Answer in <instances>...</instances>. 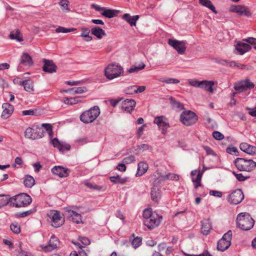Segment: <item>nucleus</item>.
Segmentation results:
<instances>
[{"label": "nucleus", "instance_id": "f257e3e1", "mask_svg": "<svg viewBox=\"0 0 256 256\" xmlns=\"http://www.w3.org/2000/svg\"><path fill=\"white\" fill-rule=\"evenodd\" d=\"M237 226L240 230L247 231L252 229L255 221L252 218L250 214L248 212H242L237 216L236 218Z\"/></svg>", "mask_w": 256, "mask_h": 256}, {"label": "nucleus", "instance_id": "f03ea898", "mask_svg": "<svg viewBox=\"0 0 256 256\" xmlns=\"http://www.w3.org/2000/svg\"><path fill=\"white\" fill-rule=\"evenodd\" d=\"M124 68L117 63L108 64L104 70V76L109 80H112L124 76Z\"/></svg>", "mask_w": 256, "mask_h": 256}, {"label": "nucleus", "instance_id": "7ed1b4c3", "mask_svg": "<svg viewBox=\"0 0 256 256\" xmlns=\"http://www.w3.org/2000/svg\"><path fill=\"white\" fill-rule=\"evenodd\" d=\"M32 202L31 197L25 193L20 194L10 198V205L17 208L26 206Z\"/></svg>", "mask_w": 256, "mask_h": 256}, {"label": "nucleus", "instance_id": "20e7f679", "mask_svg": "<svg viewBox=\"0 0 256 256\" xmlns=\"http://www.w3.org/2000/svg\"><path fill=\"white\" fill-rule=\"evenodd\" d=\"M100 110L98 106H94L90 110L84 112L80 116V120L85 124L94 122L100 115Z\"/></svg>", "mask_w": 256, "mask_h": 256}, {"label": "nucleus", "instance_id": "39448f33", "mask_svg": "<svg viewBox=\"0 0 256 256\" xmlns=\"http://www.w3.org/2000/svg\"><path fill=\"white\" fill-rule=\"evenodd\" d=\"M234 162L237 168L240 171L250 172L256 167V162L252 160L238 158Z\"/></svg>", "mask_w": 256, "mask_h": 256}, {"label": "nucleus", "instance_id": "423d86ee", "mask_svg": "<svg viewBox=\"0 0 256 256\" xmlns=\"http://www.w3.org/2000/svg\"><path fill=\"white\" fill-rule=\"evenodd\" d=\"M24 134L26 138L35 140L42 138L44 136V132L39 126H34L26 128Z\"/></svg>", "mask_w": 256, "mask_h": 256}, {"label": "nucleus", "instance_id": "0eeeda50", "mask_svg": "<svg viewBox=\"0 0 256 256\" xmlns=\"http://www.w3.org/2000/svg\"><path fill=\"white\" fill-rule=\"evenodd\" d=\"M180 118L182 123L186 126L196 124L198 120L196 114L190 110L183 112L180 114Z\"/></svg>", "mask_w": 256, "mask_h": 256}, {"label": "nucleus", "instance_id": "6e6552de", "mask_svg": "<svg viewBox=\"0 0 256 256\" xmlns=\"http://www.w3.org/2000/svg\"><path fill=\"white\" fill-rule=\"evenodd\" d=\"M232 238V232L230 230L224 234L222 238L220 240L217 244V250L224 252L227 250L231 245Z\"/></svg>", "mask_w": 256, "mask_h": 256}, {"label": "nucleus", "instance_id": "1a4fd4ad", "mask_svg": "<svg viewBox=\"0 0 256 256\" xmlns=\"http://www.w3.org/2000/svg\"><path fill=\"white\" fill-rule=\"evenodd\" d=\"M244 198V194L240 189H236L227 196V200L230 204H238Z\"/></svg>", "mask_w": 256, "mask_h": 256}, {"label": "nucleus", "instance_id": "9d476101", "mask_svg": "<svg viewBox=\"0 0 256 256\" xmlns=\"http://www.w3.org/2000/svg\"><path fill=\"white\" fill-rule=\"evenodd\" d=\"M168 44L173 47L180 54H184L186 50V42L176 40L169 39Z\"/></svg>", "mask_w": 256, "mask_h": 256}, {"label": "nucleus", "instance_id": "9b49d317", "mask_svg": "<svg viewBox=\"0 0 256 256\" xmlns=\"http://www.w3.org/2000/svg\"><path fill=\"white\" fill-rule=\"evenodd\" d=\"M162 218V216L160 217L156 214L148 219L144 220V224L149 229H153L160 224Z\"/></svg>", "mask_w": 256, "mask_h": 256}, {"label": "nucleus", "instance_id": "f8f14e48", "mask_svg": "<svg viewBox=\"0 0 256 256\" xmlns=\"http://www.w3.org/2000/svg\"><path fill=\"white\" fill-rule=\"evenodd\" d=\"M59 243L60 242L58 238L53 235L50 237L48 244L47 246H41L40 247L45 252H52L58 248Z\"/></svg>", "mask_w": 256, "mask_h": 256}, {"label": "nucleus", "instance_id": "ddd939ff", "mask_svg": "<svg viewBox=\"0 0 256 256\" xmlns=\"http://www.w3.org/2000/svg\"><path fill=\"white\" fill-rule=\"evenodd\" d=\"M49 216L52 218V226L53 227L58 228L64 224V220L58 211H51Z\"/></svg>", "mask_w": 256, "mask_h": 256}, {"label": "nucleus", "instance_id": "4468645a", "mask_svg": "<svg viewBox=\"0 0 256 256\" xmlns=\"http://www.w3.org/2000/svg\"><path fill=\"white\" fill-rule=\"evenodd\" d=\"M230 11L238 13L240 16L244 15L248 17L252 15V13L248 8L241 5L231 6Z\"/></svg>", "mask_w": 256, "mask_h": 256}, {"label": "nucleus", "instance_id": "2eb2a0df", "mask_svg": "<svg viewBox=\"0 0 256 256\" xmlns=\"http://www.w3.org/2000/svg\"><path fill=\"white\" fill-rule=\"evenodd\" d=\"M51 172L54 174L58 176L60 178H66L68 176L70 170L67 168L58 166L52 168Z\"/></svg>", "mask_w": 256, "mask_h": 256}, {"label": "nucleus", "instance_id": "dca6fc26", "mask_svg": "<svg viewBox=\"0 0 256 256\" xmlns=\"http://www.w3.org/2000/svg\"><path fill=\"white\" fill-rule=\"evenodd\" d=\"M64 210L65 214L67 215L74 222L80 224L82 222V216L80 214L68 208H65Z\"/></svg>", "mask_w": 256, "mask_h": 256}, {"label": "nucleus", "instance_id": "f3484780", "mask_svg": "<svg viewBox=\"0 0 256 256\" xmlns=\"http://www.w3.org/2000/svg\"><path fill=\"white\" fill-rule=\"evenodd\" d=\"M192 180L193 182L195 188L201 186V180L202 173L200 170H192L190 172Z\"/></svg>", "mask_w": 256, "mask_h": 256}, {"label": "nucleus", "instance_id": "a211bd4d", "mask_svg": "<svg viewBox=\"0 0 256 256\" xmlns=\"http://www.w3.org/2000/svg\"><path fill=\"white\" fill-rule=\"evenodd\" d=\"M154 124H156L158 128L162 130V132L165 134L167 128L169 127V124L166 120V118L164 116H159L155 118L154 121Z\"/></svg>", "mask_w": 256, "mask_h": 256}, {"label": "nucleus", "instance_id": "6ab92c4d", "mask_svg": "<svg viewBox=\"0 0 256 256\" xmlns=\"http://www.w3.org/2000/svg\"><path fill=\"white\" fill-rule=\"evenodd\" d=\"M136 102L132 99H126L122 102L121 108L124 111L130 113L134 109Z\"/></svg>", "mask_w": 256, "mask_h": 256}, {"label": "nucleus", "instance_id": "aec40b11", "mask_svg": "<svg viewBox=\"0 0 256 256\" xmlns=\"http://www.w3.org/2000/svg\"><path fill=\"white\" fill-rule=\"evenodd\" d=\"M2 108L3 110L1 116L3 119H6L10 118L14 110V106L8 102L3 104Z\"/></svg>", "mask_w": 256, "mask_h": 256}, {"label": "nucleus", "instance_id": "412c9836", "mask_svg": "<svg viewBox=\"0 0 256 256\" xmlns=\"http://www.w3.org/2000/svg\"><path fill=\"white\" fill-rule=\"evenodd\" d=\"M44 64L42 66V70L48 73L55 72L56 70V66L52 60L44 59Z\"/></svg>", "mask_w": 256, "mask_h": 256}, {"label": "nucleus", "instance_id": "4be33fe9", "mask_svg": "<svg viewBox=\"0 0 256 256\" xmlns=\"http://www.w3.org/2000/svg\"><path fill=\"white\" fill-rule=\"evenodd\" d=\"M240 148L242 152L248 154L252 155L256 154V146L250 145L248 143H241Z\"/></svg>", "mask_w": 256, "mask_h": 256}, {"label": "nucleus", "instance_id": "5701e85b", "mask_svg": "<svg viewBox=\"0 0 256 256\" xmlns=\"http://www.w3.org/2000/svg\"><path fill=\"white\" fill-rule=\"evenodd\" d=\"M154 185L160 186L162 182L166 180L165 175L162 174L158 171H156L152 175Z\"/></svg>", "mask_w": 256, "mask_h": 256}, {"label": "nucleus", "instance_id": "b1692460", "mask_svg": "<svg viewBox=\"0 0 256 256\" xmlns=\"http://www.w3.org/2000/svg\"><path fill=\"white\" fill-rule=\"evenodd\" d=\"M160 186L158 185H153L152 188L150 195L152 200L158 202L161 197Z\"/></svg>", "mask_w": 256, "mask_h": 256}, {"label": "nucleus", "instance_id": "393cba45", "mask_svg": "<svg viewBox=\"0 0 256 256\" xmlns=\"http://www.w3.org/2000/svg\"><path fill=\"white\" fill-rule=\"evenodd\" d=\"M139 18L138 15L131 16L128 14H125L122 16V18L132 26L136 25V22L138 20Z\"/></svg>", "mask_w": 256, "mask_h": 256}, {"label": "nucleus", "instance_id": "a878e982", "mask_svg": "<svg viewBox=\"0 0 256 256\" xmlns=\"http://www.w3.org/2000/svg\"><path fill=\"white\" fill-rule=\"evenodd\" d=\"M33 62L31 56L27 53H24L21 56L20 65L30 66H32Z\"/></svg>", "mask_w": 256, "mask_h": 256}, {"label": "nucleus", "instance_id": "bb28decb", "mask_svg": "<svg viewBox=\"0 0 256 256\" xmlns=\"http://www.w3.org/2000/svg\"><path fill=\"white\" fill-rule=\"evenodd\" d=\"M201 82L202 84L200 85V88H202L205 90L211 93L214 92V89L212 87L214 86V83L213 81L202 80L201 81Z\"/></svg>", "mask_w": 256, "mask_h": 256}, {"label": "nucleus", "instance_id": "cd10ccee", "mask_svg": "<svg viewBox=\"0 0 256 256\" xmlns=\"http://www.w3.org/2000/svg\"><path fill=\"white\" fill-rule=\"evenodd\" d=\"M91 32L92 34L96 36L98 39H101L102 36H106L104 30L100 26L92 27Z\"/></svg>", "mask_w": 256, "mask_h": 256}, {"label": "nucleus", "instance_id": "c85d7f7f", "mask_svg": "<svg viewBox=\"0 0 256 256\" xmlns=\"http://www.w3.org/2000/svg\"><path fill=\"white\" fill-rule=\"evenodd\" d=\"M236 49L240 54H243L251 49V46L248 44L238 42L236 46Z\"/></svg>", "mask_w": 256, "mask_h": 256}, {"label": "nucleus", "instance_id": "c756f323", "mask_svg": "<svg viewBox=\"0 0 256 256\" xmlns=\"http://www.w3.org/2000/svg\"><path fill=\"white\" fill-rule=\"evenodd\" d=\"M148 164L146 162H141L138 164V171L136 176H140L144 174L148 170Z\"/></svg>", "mask_w": 256, "mask_h": 256}, {"label": "nucleus", "instance_id": "7c9ffc66", "mask_svg": "<svg viewBox=\"0 0 256 256\" xmlns=\"http://www.w3.org/2000/svg\"><path fill=\"white\" fill-rule=\"evenodd\" d=\"M24 184L26 187L30 188L35 184V180L32 176L26 175L24 178Z\"/></svg>", "mask_w": 256, "mask_h": 256}, {"label": "nucleus", "instance_id": "2f4dec72", "mask_svg": "<svg viewBox=\"0 0 256 256\" xmlns=\"http://www.w3.org/2000/svg\"><path fill=\"white\" fill-rule=\"evenodd\" d=\"M22 86H24V90L28 92H31L34 91V82L30 80H24Z\"/></svg>", "mask_w": 256, "mask_h": 256}, {"label": "nucleus", "instance_id": "473e14b6", "mask_svg": "<svg viewBox=\"0 0 256 256\" xmlns=\"http://www.w3.org/2000/svg\"><path fill=\"white\" fill-rule=\"evenodd\" d=\"M81 30L82 31L80 36L85 38L86 42L91 41L92 39V37L90 36V33L91 31L89 28H82Z\"/></svg>", "mask_w": 256, "mask_h": 256}, {"label": "nucleus", "instance_id": "72a5a7b5", "mask_svg": "<svg viewBox=\"0 0 256 256\" xmlns=\"http://www.w3.org/2000/svg\"><path fill=\"white\" fill-rule=\"evenodd\" d=\"M199 2L202 6H206L209 9H210L214 13L217 14V11L216 10L215 7L212 4V2L210 0H198Z\"/></svg>", "mask_w": 256, "mask_h": 256}, {"label": "nucleus", "instance_id": "f704fd0d", "mask_svg": "<svg viewBox=\"0 0 256 256\" xmlns=\"http://www.w3.org/2000/svg\"><path fill=\"white\" fill-rule=\"evenodd\" d=\"M212 226L209 222L206 220L202 222L201 230L204 234H208Z\"/></svg>", "mask_w": 256, "mask_h": 256}, {"label": "nucleus", "instance_id": "c9c22d12", "mask_svg": "<svg viewBox=\"0 0 256 256\" xmlns=\"http://www.w3.org/2000/svg\"><path fill=\"white\" fill-rule=\"evenodd\" d=\"M20 30H16L10 32L9 37L12 40H16L18 42H22L23 38L20 36Z\"/></svg>", "mask_w": 256, "mask_h": 256}, {"label": "nucleus", "instance_id": "e433bc0d", "mask_svg": "<svg viewBox=\"0 0 256 256\" xmlns=\"http://www.w3.org/2000/svg\"><path fill=\"white\" fill-rule=\"evenodd\" d=\"M223 62L224 63L222 64H224L229 66L230 67H237L240 69H246V65L238 64L234 61L228 62V60H224Z\"/></svg>", "mask_w": 256, "mask_h": 256}, {"label": "nucleus", "instance_id": "4c0bfd02", "mask_svg": "<svg viewBox=\"0 0 256 256\" xmlns=\"http://www.w3.org/2000/svg\"><path fill=\"white\" fill-rule=\"evenodd\" d=\"M146 66L144 62H141L138 66H132L130 69L128 70V72L131 73H136L138 72L143 70Z\"/></svg>", "mask_w": 256, "mask_h": 256}, {"label": "nucleus", "instance_id": "58836bf2", "mask_svg": "<svg viewBox=\"0 0 256 256\" xmlns=\"http://www.w3.org/2000/svg\"><path fill=\"white\" fill-rule=\"evenodd\" d=\"M128 178H122L119 176H113L110 178V181L114 184H124L126 182Z\"/></svg>", "mask_w": 256, "mask_h": 256}, {"label": "nucleus", "instance_id": "ea45409f", "mask_svg": "<svg viewBox=\"0 0 256 256\" xmlns=\"http://www.w3.org/2000/svg\"><path fill=\"white\" fill-rule=\"evenodd\" d=\"M116 12L117 11L116 10L107 9L104 8V12L102 13V14L106 18H110L114 17L116 16L115 12Z\"/></svg>", "mask_w": 256, "mask_h": 256}, {"label": "nucleus", "instance_id": "a19ab883", "mask_svg": "<svg viewBox=\"0 0 256 256\" xmlns=\"http://www.w3.org/2000/svg\"><path fill=\"white\" fill-rule=\"evenodd\" d=\"M62 102L66 104H74L78 103L80 100H79V98L78 97L76 98H64Z\"/></svg>", "mask_w": 256, "mask_h": 256}, {"label": "nucleus", "instance_id": "79ce46f5", "mask_svg": "<svg viewBox=\"0 0 256 256\" xmlns=\"http://www.w3.org/2000/svg\"><path fill=\"white\" fill-rule=\"evenodd\" d=\"M246 82H244V80H242L240 82H239L237 83L234 86V89L236 90H238L239 92H242L244 91L246 89Z\"/></svg>", "mask_w": 256, "mask_h": 256}, {"label": "nucleus", "instance_id": "37998d69", "mask_svg": "<svg viewBox=\"0 0 256 256\" xmlns=\"http://www.w3.org/2000/svg\"><path fill=\"white\" fill-rule=\"evenodd\" d=\"M8 204H10V198L4 195H0V208Z\"/></svg>", "mask_w": 256, "mask_h": 256}, {"label": "nucleus", "instance_id": "c03bdc74", "mask_svg": "<svg viewBox=\"0 0 256 256\" xmlns=\"http://www.w3.org/2000/svg\"><path fill=\"white\" fill-rule=\"evenodd\" d=\"M72 91L74 94H82L83 92H86L87 90V89L86 87H78V88H73L68 89L67 90H66V92L68 91Z\"/></svg>", "mask_w": 256, "mask_h": 256}, {"label": "nucleus", "instance_id": "a18cd8bd", "mask_svg": "<svg viewBox=\"0 0 256 256\" xmlns=\"http://www.w3.org/2000/svg\"><path fill=\"white\" fill-rule=\"evenodd\" d=\"M68 1L67 0H61L59 2L60 6L62 8V10L66 12H70L68 8Z\"/></svg>", "mask_w": 256, "mask_h": 256}, {"label": "nucleus", "instance_id": "49530a36", "mask_svg": "<svg viewBox=\"0 0 256 256\" xmlns=\"http://www.w3.org/2000/svg\"><path fill=\"white\" fill-rule=\"evenodd\" d=\"M76 30V28H65L62 26H58L56 30V32L57 33H60V32L67 33V32H74Z\"/></svg>", "mask_w": 256, "mask_h": 256}, {"label": "nucleus", "instance_id": "de8ad7c7", "mask_svg": "<svg viewBox=\"0 0 256 256\" xmlns=\"http://www.w3.org/2000/svg\"><path fill=\"white\" fill-rule=\"evenodd\" d=\"M52 144L54 147L58 148L60 151L62 150V142H60L57 138L52 139Z\"/></svg>", "mask_w": 256, "mask_h": 256}, {"label": "nucleus", "instance_id": "09e8293b", "mask_svg": "<svg viewBox=\"0 0 256 256\" xmlns=\"http://www.w3.org/2000/svg\"><path fill=\"white\" fill-rule=\"evenodd\" d=\"M36 211V208H34L30 209L26 211V212L18 213V216L19 218H24V217H26V216H27L30 215V214L34 213Z\"/></svg>", "mask_w": 256, "mask_h": 256}, {"label": "nucleus", "instance_id": "8fccbe9b", "mask_svg": "<svg viewBox=\"0 0 256 256\" xmlns=\"http://www.w3.org/2000/svg\"><path fill=\"white\" fill-rule=\"evenodd\" d=\"M42 127L44 128L46 132L48 133V135L52 137L53 134V132L52 130V126L50 124H42Z\"/></svg>", "mask_w": 256, "mask_h": 256}, {"label": "nucleus", "instance_id": "3c124183", "mask_svg": "<svg viewBox=\"0 0 256 256\" xmlns=\"http://www.w3.org/2000/svg\"><path fill=\"white\" fill-rule=\"evenodd\" d=\"M155 214H153L151 208L146 209L143 212V217L144 220H147L151 218Z\"/></svg>", "mask_w": 256, "mask_h": 256}, {"label": "nucleus", "instance_id": "603ef678", "mask_svg": "<svg viewBox=\"0 0 256 256\" xmlns=\"http://www.w3.org/2000/svg\"><path fill=\"white\" fill-rule=\"evenodd\" d=\"M232 174L236 176V179L240 182L244 181L250 178V176H244L242 174H237L235 172H233Z\"/></svg>", "mask_w": 256, "mask_h": 256}, {"label": "nucleus", "instance_id": "864d4df0", "mask_svg": "<svg viewBox=\"0 0 256 256\" xmlns=\"http://www.w3.org/2000/svg\"><path fill=\"white\" fill-rule=\"evenodd\" d=\"M160 81L166 84H178L180 82L178 80L173 78H168L166 80L160 79Z\"/></svg>", "mask_w": 256, "mask_h": 256}, {"label": "nucleus", "instance_id": "5fc2aeb1", "mask_svg": "<svg viewBox=\"0 0 256 256\" xmlns=\"http://www.w3.org/2000/svg\"><path fill=\"white\" fill-rule=\"evenodd\" d=\"M142 240L140 237L134 238L132 242V246L134 248L138 247L142 244Z\"/></svg>", "mask_w": 256, "mask_h": 256}, {"label": "nucleus", "instance_id": "6e6d98bb", "mask_svg": "<svg viewBox=\"0 0 256 256\" xmlns=\"http://www.w3.org/2000/svg\"><path fill=\"white\" fill-rule=\"evenodd\" d=\"M135 160V157L133 155L129 156L122 160V163L125 164H130Z\"/></svg>", "mask_w": 256, "mask_h": 256}, {"label": "nucleus", "instance_id": "4d7b16f0", "mask_svg": "<svg viewBox=\"0 0 256 256\" xmlns=\"http://www.w3.org/2000/svg\"><path fill=\"white\" fill-rule=\"evenodd\" d=\"M10 230L15 234H18L20 232V226L16 224H12L10 226Z\"/></svg>", "mask_w": 256, "mask_h": 256}, {"label": "nucleus", "instance_id": "13d9d810", "mask_svg": "<svg viewBox=\"0 0 256 256\" xmlns=\"http://www.w3.org/2000/svg\"><path fill=\"white\" fill-rule=\"evenodd\" d=\"M165 178H166V180H179V176L172 173H168L165 174Z\"/></svg>", "mask_w": 256, "mask_h": 256}, {"label": "nucleus", "instance_id": "bf43d9fd", "mask_svg": "<svg viewBox=\"0 0 256 256\" xmlns=\"http://www.w3.org/2000/svg\"><path fill=\"white\" fill-rule=\"evenodd\" d=\"M136 86H132L128 87L124 90V92L127 94H135V88H136Z\"/></svg>", "mask_w": 256, "mask_h": 256}, {"label": "nucleus", "instance_id": "052dcab7", "mask_svg": "<svg viewBox=\"0 0 256 256\" xmlns=\"http://www.w3.org/2000/svg\"><path fill=\"white\" fill-rule=\"evenodd\" d=\"M170 101L172 104L178 108L182 110L184 108L183 104L180 102L176 100L174 98H170Z\"/></svg>", "mask_w": 256, "mask_h": 256}, {"label": "nucleus", "instance_id": "680f3d73", "mask_svg": "<svg viewBox=\"0 0 256 256\" xmlns=\"http://www.w3.org/2000/svg\"><path fill=\"white\" fill-rule=\"evenodd\" d=\"M213 137L217 140H222L224 139V136L218 131H214L212 132Z\"/></svg>", "mask_w": 256, "mask_h": 256}, {"label": "nucleus", "instance_id": "e2e57ef3", "mask_svg": "<svg viewBox=\"0 0 256 256\" xmlns=\"http://www.w3.org/2000/svg\"><path fill=\"white\" fill-rule=\"evenodd\" d=\"M18 254L19 256H33L30 252L22 250L20 244V250L18 251Z\"/></svg>", "mask_w": 256, "mask_h": 256}, {"label": "nucleus", "instance_id": "0e129e2a", "mask_svg": "<svg viewBox=\"0 0 256 256\" xmlns=\"http://www.w3.org/2000/svg\"><path fill=\"white\" fill-rule=\"evenodd\" d=\"M201 83V81H198L197 80H190L188 82L190 85L196 88H200L202 84Z\"/></svg>", "mask_w": 256, "mask_h": 256}, {"label": "nucleus", "instance_id": "69168bd1", "mask_svg": "<svg viewBox=\"0 0 256 256\" xmlns=\"http://www.w3.org/2000/svg\"><path fill=\"white\" fill-rule=\"evenodd\" d=\"M86 186L88 187L91 189H94L97 190H102V187L98 186L96 184H93L90 182H86Z\"/></svg>", "mask_w": 256, "mask_h": 256}, {"label": "nucleus", "instance_id": "338daca9", "mask_svg": "<svg viewBox=\"0 0 256 256\" xmlns=\"http://www.w3.org/2000/svg\"><path fill=\"white\" fill-rule=\"evenodd\" d=\"M248 114L252 116L256 117V106L254 108H246Z\"/></svg>", "mask_w": 256, "mask_h": 256}, {"label": "nucleus", "instance_id": "774afa93", "mask_svg": "<svg viewBox=\"0 0 256 256\" xmlns=\"http://www.w3.org/2000/svg\"><path fill=\"white\" fill-rule=\"evenodd\" d=\"M244 40L251 44L256 45V46H254V48L256 50V38H248L246 39H244Z\"/></svg>", "mask_w": 256, "mask_h": 256}]
</instances>
